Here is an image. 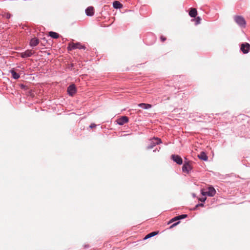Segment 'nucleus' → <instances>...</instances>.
I'll list each match as a JSON object with an SVG mask.
<instances>
[{"instance_id": "f257e3e1", "label": "nucleus", "mask_w": 250, "mask_h": 250, "mask_svg": "<svg viewBox=\"0 0 250 250\" xmlns=\"http://www.w3.org/2000/svg\"><path fill=\"white\" fill-rule=\"evenodd\" d=\"M235 22L242 28H245L246 27V21L245 19L242 16H235Z\"/></svg>"}, {"instance_id": "f03ea898", "label": "nucleus", "mask_w": 250, "mask_h": 250, "mask_svg": "<svg viewBox=\"0 0 250 250\" xmlns=\"http://www.w3.org/2000/svg\"><path fill=\"white\" fill-rule=\"evenodd\" d=\"M68 49L69 50H73V49H85V47L84 46L82 45L81 44H80V43L79 42H77V43H70L69 44V45L67 47Z\"/></svg>"}, {"instance_id": "7ed1b4c3", "label": "nucleus", "mask_w": 250, "mask_h": 250, "mask_svg": "<svg viewBox=\"0 0 250 250\" xmlns=\"http://www.w3.org/2000/svg\"><path fill=\"white\" fill-rule=\"evenodd\" d=\"M216 193L215 189L213 187H209L206 191L202 190V194L204 196L208 195L209 196H213Z\"/></svg>"}, {"instance_id": "20e7f679", "label": "nucleus", "mask_w": 250, "mask_h": 250, "mask_svg": "<svg viewBox=\"0 0 250 250\" xmlns=\"http://www.w3.org/2000/svg\"><path fill=\"white\" fill-rule=\"evenodd\" d=\"M192 169L191 162L189 161L185 162L182 167V170L184 172L188 173Z\"/></svg>"}, {"instance_id": "39448f33", "label": "nucleus", "mask_w": 250, "mask_h": 250, "mask_svg": "<svg viewBox=\"0 0 250 250\" xmlns=\"http://www.w3.org/2000/svg\"><path fill=\"white\" fill-rule=\"evenodd\" d=\"M250 49V44L247 42L242 43L241 45L240 50L244 54L248 53Z\"/></svg>"}, {"instance_id": "423d86ee", "label": "nucleus", "mask_w": 250, "mask_h": 250, "mask_svg": "<svg viewBox=\"0 0 250 250\" xmlns=\"http://www.w3.org/2000/svg\"><path fill=\"white\" fill-rule=\"evenodd\" d=\"M161 143V139L159 138H154L151 142L150 145L147 146V149H152L156 145Z\"/></svg>"}, {"instance_id": "0eeeda50", "label": "nucleus", "mask_w": 250, "mask_h": 250, "mask_svg": "<svg viewBox=\"0 0 250 250\" xmlns=\"http://www.w3.org/2000/svg\"><path fill=\"white\" fill-rule=\"evenodd\" d=\"M34 53V52L32 50H27L24 52L21 53L20 55L22 58L29 57Z\"/></svg>"}, {"instance_id": "6e6552de", "label": "nucleus", "mask_w": 250, "mask_h": 250, "mask_svg": "<svg viewBox=\"0 0 250 250\" xmlns=\"http://www.w3.org/2000/svg\"><path fill=\"white\" fill-rule=\"evenodd\" d=\"M67 92L69 95L72 96L76 92V88L74 84L69 85L67 88Z\"/></svg>"}, {"instance_id": "1a4fd4ad", "label": "nucleus", "mask_w": 250, "mask_h": 250, "mask_svg": "<svg viewBox=\"0 0 250 250\" xmlns=\"http://www.w3.org/2000/svg\"><path fill=\"white\" fill-rule=\"evenodd\" d=\"M171 158L177 164L181 165L183 163L182 158L178 155H172Z\"/></svg>"}, {"instance_id": "9d476101", "label": "nucleus", "mask_w": 250, "mask_h": 250, "mask_svg": "<svg viewBox=\"0 0 250 250\" xmlns=\"http://www.w3.org/2000/svg\"><path fill=\"white\" fill-rule=\"evenodd\" d=\"M128 122V118L126 116H123L117 120L118 124L123 125Z\"/></svg>"}, {"instance_id": "9b49d317", "label": "nucleus", "mask_w": 250, "mask_h": 250, "mask_svg": "<svg viewBox=\"0 0 250 250\" xmlns=\"http://www.w3.org/2000/svg\"><path fill=\"white\" fill-rule=\"evenodd\" d=\"M85 13L88 16H92L94 14V8L92 6L88 7L85 10Z\"/></svg>"}, {"instance_id": "f8f14e48", "label": "nucleus", "mask_w": 250, "mask_h": 250, "mask_svg": "<svg viewBox=\"0 0 250 250\" xmlns=\"http://www.w3.org/2000/svg\"><path fill=\"white\" fill-rule=\"evenodd\" d=\"M39 40L36 38L32 39L30 42V45L31 46H36L39 43Z\"/></svg>"}, {"instance_id": "ddd939ff", "label": "nucleus", "mask_w": 250, "mask_h": 250, "mask_svg": "<svg viewBox=\"0 0 250 250\" xmlns=\"http://www.w3.org/2000/svg\"><path fill=\"white\" fill-rule=\"evenodd\" d=\"M197 14V10L194 8H191L189 11V15L191 17L195 18Z\"/></svg>"}, {"instance_id": "4468645a", "label": "nucleus", "mask_w": 250, "mask_h": 250, "mask_svg": "<svg viewBox=\"0 0 250 250\" xmlns=\"http://www.w3.org/2000/svg\"><path fill=\"white\" fill-rule=\"evenodd\" d=\"M113 6L116 9H120L123 7V5L119 1L115 0L113 3Z\"/></svg>"}, {"instance_id": "2eb2a0df", "label": "nucleus", "mask_w": 250, "mask_h": 250, "mask_svg": "<svg viewBox=\"0 0 250 250\" xmlns=\"http://www.w3.org/2000/svg\"><path fill=\"white\" fill-rule=\"evenodd\" d=\"M198 157L199 159L203 160L204 161H207L208 159V157L207 156L206 154L202 151L200 153L199 155H198Z\"/></svg>"}, {"instance_id": "dca6fc26", "label": "nucleus", "mask_w": 250, "mask_h": 250, "mask_svg": "<svg viewBox=\"0 0 250 250\" xmlns=\"http://www.w3.org/2000/svg\"><path fill=\"white\" fill-rule=\"evenodd\" d=\"M138 106L144 109H148L152 107L151 104L145 103L139 104Z\"/></svg>"}, {"instance_id": "f3484780", "label": "nucleus", "mask_w": 250, "mask_h": 250, "mask_svg": "<svg viewBox=\"0 0 250 250\" xmlns=\"http://www.w3.org/2000/svg\"><path fill=\"white\" fill-rule=\"evenodd\" d=\"M48 34L53 39H58L59 37V35L55 32L50 31Z\"/></svg>"}, {"instance_id": "a211bd4d", "label": "nucleus", "mask_w": 250, "mask_h": 250, "mask_svg": "<svg viewBox=\"0 0 250 250\" xmlns=\"http://www.w3.org/2000/svg\"><path fill=\"white\" fill-rule=\"evenodd\" d=\"M158 231H153L151 233H148L147 234L145 237L144 238V239H148L152 236H154L156 235H157L158 233Z\"/></svg>"}, {"instance_id": "6ab92c4d", "label": "nucleus", "mask_w": 250, "mask_h": 250, "mask_svg": "<svg viewBox=\"0 0 250 250\" xmlns=\"http://www.w3.org/2000/svg\"><path fill=\"white\" fill-rule=\"evenodd\" d=\"M11 73L13 78L15 79H18L20 77V75L14 70H11Z\"/></svg>"}, {"instance_id": "aec40b11", "label": "nucleus", "mask_w": 250, "mask_h": 250, "mask_svg": "<svg viewBox=\"0 0 250 250\" xmlns=\"http://www.w3.org/2000/svg\"><path fill=\"white\" fill-rule=\"evenodd\" d=\"M3 16L5 17L7 19H9L11 17V14L9 13H6L3 14Z\"/></svg>"}, {"instance_id": "412c9836", "label": "nucleus", "mask_w": 250, "mask_h": 250, "mask_svg": "<svg viewBox=\"0 0 250 250\" xmlns=\"http://www.w3.org/2000/svg\"><path fill=\"white\" fill-rule=\"evenodd\" d=\"M201 21V19L199 17H197L195 19L196 24H198L200 23Z\"/></svg>"}, {"instance_id": "4be33fe9", "label": "nucleus", "mask_w": 250, "mask_h": 250, "mask_svg": "<svg viewBox=\"0 0 250 250\" xmlns=\"http://www.w3.org/2000/svg\"><path fill=\"white\" fill-rule=\"evenodd\" d=\"M179 220L178 216H176V217H174L173 218L171 219L170 220V221H169V223H172V222H173L174 221H175L176 220Z\"/></svg>"}, {"instance_id": "5701e85b", "label": "nucleus", "mask_w": 250, "mask_h": 250, "mask_svg": "<svg viewBox=\"0 0 250 250\" xmlns=\"http://www.w3.org/2000/svg\"><path fill=\"white\" fill-rule=\"evenodd\" d=\"M187 216H188V215L187 214H182V215H179L178 217H179V219H181L185 218Z\"/></svg>"}, {"instance_id": "b1692460", "label": "nucleus", "mask_w": 250, "mask_h": 250, "mask_svg": "<svg viewBox=\"0 0 250 250\" xmlns=\"http://www.w3.org/2000/svg\"><path fill=\"white\" fill-rule=\"evenodd\" d=\"M160 39L162 42H164L167 39L166 37H164V36H161Z\"/></svg>"}, {"instance_id": "393cba45", "label": "nucleus", "mask_w": 250, "mask_h": 250, "mask_svg": "<svg viewBox=\"0 0 250 250\" xmlns=\"http://www.w3.org/2000/svg\"><path fill=\"white\" fill-rule=\"evenodd\" d=\"M96 125L95 124H91L90 125L89 127L91 128H93L95 127H96Z\"/></svg>"}, {"instance_id": "a878e982", "label": "nucleus", "mask_w": 250, "mask_h": 250, "mask_svg": "<svg viewBox=\"0 0 250 250\" xmlns=\"http://www.w3.org/2000/svg\"><path fill=\"white\" fill-rule=\"evenodd\" d=\"M204 206V204H197L196 207H195V208H198V207H203Z\"/></svg>"}, {"instance_id": "bb28decb", "label": "nucleus", "mask_w": 250, "mask_h": 250, "mask_svg": "<svg viewBox=\"0 0 250 250\" xmlns=\"http://www.w3.org/2000/svg\"><path fill=\"white\" fill-rule=\"evenodd\" d=\"M179 223V222H177V223H174V224H173L172 225H171V226H170V228H173V227H174L176 226L177 224H178Z\"/></svg>"}, {"instance_id": "cd10ccee", "label": "nucleus", "mask_w": 250, "mask_h": 250, "mask_svg": "<svg viewBox=\"0 0 250 250\" xmlns=\"http://www.w3.org/2000/svg\"><path fill=\"white\" fill-rule=\"evenodd\" d=\"M206 200V198H202V199H200V200L202 202H205V200Z\"/></svg>"}]
</instances>
